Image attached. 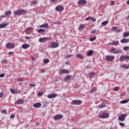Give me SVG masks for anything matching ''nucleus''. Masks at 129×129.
<instances>
[{"mask_svg":"<svg viewBox=\"0 0 129 129\" xmlns=\"http://www.w3.org/2000/svg\"><path fill=\"white\" fill-rule=\"evenodd\" d=\"M2 62H3V63H7V60H6V59H3V60H2Z\"/></svg>","mask_w":129,"mask_h":129,"instance_id":"bf43d9fd","label":"nucleus"},{"mask_svg":"<svg viewBox=\"0 0 129 129\" xmlns=\"http://www.w3.org/2000/svg\"><path fill=\"white\" fill-rule=\"evenodd\" d=\"M119 124L120 125V126H124V123L122 122H119Z\"/></svg>","mask_w":129,"mask_h":129,"instance_id":"de8ad7c7","label":"nucleus"},{"mask_svg":"<svg viewBox=\"0 0 129 129\" xmlns=\"http://www.w3.org/2000/svg\"><path fill=\"white\" fill-rule=\"evenodd\" d=\"M119 89V87H115L114 89V91H117Z\"/></svg>","mask_w":129,"mask_h":129,"instance_id":"a18cd8bd","label":"nucleus"},{"mask_svg":"<svg viewBox=\"0 0 129 129\" xmlns=\"http://www.w3.org/2000/svg\"><path fill=\"white\" fill-rule=\"evenodd\" d=\"M30 86H31V87H34L35 86V85L34 84H30Z\"/></svg>","mask_w":129,"mask_h":129,"instance_id":"4d7b16f0","label":"nucleus"},{"mask_svg":"<svg viewBox=\"0 0 129 129\" xmlns=\"http://www.w3.org/2000/svg\"><path fill=\"white\" fill-rule=\"evenodd\" d=\"M30 46L28 44H24L22 45V49H28V48H30Z\"/></svg>","mask_w":129,"mask_h":129,"instance_id":"6ab92c4d","label":"nucleus"},{"mask_svg":"<svg viewBox=\"0 0 129 129\" xmlns=\"http://www.w3.org/2000/svg\"><path fill=\"white\" fill-rule=\"evenodd\" d=\"M7 48L8 49H14L15 48V45L12 43H8L6 45Z\"/></svg>","mask_w":129,"mask_h":129,"instance_id":"9d476101","label":"nucleus"},{"mask_svg":"<svg viewBox=\"0 0 129 129\" xmlns=\"http://www.w3.org/2000/svg\"><path fill=\"white\" fill-rule=\"evenodd\" d=\"M114 51H115V48H114L113 47H111V52H114Z\"/></svg>","mask_w":129,"mask_h":129,"instance_id":"8fccbe9b","label":"nucleus"},{"mask_svg":"<svg viewBox=\"0 0 129 129\" xmlns=\"http://www.w3.org/2000/svg\"><path fill=\"white\" fill-rule=\"evenodd\" d=\"M3 96H4V94L0 93V97H3Z\"/></svg>","mask_w":129,"mask_h":129,"instance_id":"0e129e2a","label":"nucleus"},{"mask_svg":"<svg viewBox=\"0 0 129 129\" xmlns=\"http://www.w3.org/2000/svg\"><path fill=\"white\" fill-rule=\"evenodd\" d=\"M89 75H91V76H93V75H95V73H94V72L90 73L89 74Z\"/></svg>","mask_w":129,"mask_h":129,"instance_id":"49530a36","label":"nucleus"},{"mask_svg":"<svg viewBox=\"0 0 129 129\" xmlns=\"http://www.w3.org/2000/svg\"><path fill=\"white\" fill-rule=\"evenodd\" d=\"M18 81H20L21 82H22L24 81V80L20 79L18 80Z\"/></svg>","mask_w":129,"mask_h":129,"instance_id":"052dcab7","label":"nucleus"},{"mask_svg":"<svg viewBox=\"0 0 129 129\" xmlns=\"http://www.w3.org/2000/svg\"><path fill=\"white\" fill-rule=\"evenodd\" d=\"M23 103H24V100L23 99H19V100H17L16 102H15V104H23Z\"/></svg>","mask_w":129,"mask_h":129,"instance_id":"dca6fc26","label":"nucleus"},{"mask_svg":"<svg viewBox=\"0 0 129 129\" xmlns=\"http://www.w3.org/2000/svg\"><path fill=\"white\" fill-rule=\"evenodd\" d=\"M119 60L121 62L124 61V60H129V55H121Z\"/></svg>","mask_w":129,"mask_h":129,"instance_id":"20e7f679","label":"nucleus"},{"mask_svg":"<svg viewBox=\"0 0 129 129\" xmlns=\"http://www.w3.org/2000/svg\"><path fill=\"white\" fill-rule=\"evenodd\" d=\"M49 26V25H48V23L47 24H43L41 25L40 26V28H48V27Z\"/></svg>","mask_w":129,"mask_h":129,"instance_id":"393cba45","label":"nucleus"},{"mask_svg":"<svg viewBox=\"0 0 129 129\" xmlns=\"http://www.w3.org/2000/svg\"><path fill=\"white\" fill-rule=\"evenodd\" d=\"M106 105L104 104H102L101 105L99 106V108H103V107H105Z\"/></svg>","mask_w":129,"mask_h":129,"instance_id":"c9c22d12","label":"nucleus"},{"mask_svg":"<svg viewBox=\"0 0 129 129\" xmlns=\"http://www.w3.org/2000/svg\"><path fill=\"white\" fill-rule=\"evenodd\" d=\"M102 25H103V26H106V25H107L108 24V21H104L103 22H102Z\"/></svg>","mask_w":129,"mask_h":129,"instance_id":"2f4dec72","label":"nucleus"},{"mask_svg":"<svg viewBox=\"0 0 129 129\" xmlns=\"http://www.w3.org/2000/svg\"><path fill=\"white\" fill-rule=\"evenodd\" d=\"M109 117V113H105L99 115L100 118H108Z\"/></svg>","mask_w":129,"mask_h":129,"instance_id":"39448f33","label":"nucleus"},{"mask_svg":"<svg viewBox=\"0 0 129 129\" xmlns=\"http://www.w3.org/2000/svg\"><path fill=\"white\" fill-rule=\"evenodd\" d=\"M127 5H129V0L126 2Z\"/></svg>","mask_w":129,"mask_h":129,"instance_id":"338daca9","label":"nucleus"},{"mask_svg":"<svg viewBox=\"0 0 129 129\" xmlns=\"http://www.w3.org/2000/svg\"><path fill=\"white\" fill-rule=\"evenodd\" d=\"M84 28H85V25L84 24H82L79 26V30L82 31Z\"/></svg>","mask_w":129,"mask_h":129,"instance_id":"b1692460","label":"nucleus"},{"mask_svg":"<svg viewBox=\"0 0 129 129\" xmlns=\"http://www.w3.org/2000/svg\"><path fill=\"white\" fill-rule=\"evenodd\" d=\"M2 113H7V110L4 109L3 111H2Z\"/></svg>","mask_w":129,"mask_h":129,"instance_id":"864d4df0","label":"nucleus"},{"mask_svg":"<svg viewBox=\"0 0 129 129\" xmlns=\"http://www.w3.org/2000/svg\"><path fill=\"white\" fill-rule=\"evenodd\" d=\"M96 91V89L93 88V89H91L90 93H93V92H95Z\"/></svg>","mask_w":129,"mask_h":129,"instance_id":"ea45409f","label":"nucleus"},{"mask_svg":"<svg viewBox=\"0 0 129 129\" xmlns=\"http://www.w3.org/2000/svg\"><path fill=\"white\" fill-rule=\"evenodd\" d=\"M61 118H63V115L60 114H56L54 116V120H58V119H61Z\"/></svg>","mask_w":129,"mask_h":129,"instance_id":"6e6552de","label":"nucleus"},{"mask_svg":"<svg viewBox=\"0 0 129 129\" xmlns=\"http://www.w3.org/2000/svg\"><path fill=\"white\" fill-rule=\"evenodd\" d=\"M96 32V29L93 30L91 31L90 33L91 34H94Z\"/></svg>","mask_w":129,"mask_h":129,"instance_id":"c03bdc74","label":"nucleus"},{"mask_svg":"<svg viewBox=\"0 0 129 129\" xmlns=\"http://www.w3.org/2000/svg\"><path fill=\"white\" fill-rule=\"evenodd\" d=\"M68 73H69V71L65 69L60 71L59 72V75H61V74H67Z\"/></svg>","mask_w":129,"mask_h":129,"instance_id":"4468645a","label":"nucleus"},{"mask_svg":"<svg viewBox=\"0 0 129 129\" xmlns=\"http://www.w3.org/2000/svg\"><path fill=\"white\" fill-rule=\"evenodd\" d=\"M37 95L38 96H39V97H41V96H42V95H43V93H42V92H38L37 93Z\"/></svg>","mask_w":129,"mask_h":129,"instance_id":"37998d69","label":"nucleus"},{"mask_svg":"<svg viewBox=\"0 0 129 129\" xmlns=\"http://www.w3.org/2000/svg\"><path fill=\"white\" fill-rule=\"evenodd\" d=\"M122 67H123V68H124L125 69H128L129 67L128 65H126L125 64H124L122 66Z\"/></svg>","mask_w":129,"mask_h":129,"instance_id":"473e14b6","label":"nucleus"},{"mask_svg":"<svg viewBox=\"0 0 129 129\" xmlns=\"http://www.w3.org/2000/svg\"><path fill=\"white\" fill-rule=\"evenodd\" d=\"M50 41V39L48 37L40 38L39 39V42L40 43H44V42H47Z\"/></svg>","mask_w":129,"mask_h":129,"instance_id":"423d86ee","label":"nucleus"},{"mask_svg":"<svg viewBox=\"0 0 129 129\" xmlns=\"http://www.w3.org/2000/svg\"><path fill=\"white\" fill-rule=\"evenodd\" d=\"M89 20L92 22H96V19L92 17H89L86 18V21H89Z\"/></svg>","mask_w":129,"mask_h":129,"instance_id":"2eb2a0df","label":"nucleus"},{"mask_svg":"<svg viewBox=\"0 0 129 129\" xmlns=\"http://www.w3.org/2000/svg\"><path fill=\"white\" fill-rule=\"evenodd\" d=\"M31 28H27L26 30H25V33H26L27 34H29V32H30L31 31Z\"/></svg>","mask_w":129,"mask_h":129,"instance_id":"72a5a7b5","label":"nucleus"},{"mask_svg":"<svg viewBox=\"0 0 129 129\" xmlns=\"http://www.w3.org/2000/svg\"><path fill=\"white\" fill-rule=\"evenodd\" d=\"M122 51H121V50L120 49H118V50H117L116 51H115L113 53V54H119L120 53H121Z\"/></svg>","mask_w":129,"mask_h":129,"instance_id":"c756f323","label":"nucleus"},{"mask_svg":"<svg viewBox=\"0 0 129 129\" xmlns=\"http://www.w3.org/2000/svg\"><path fill=\"white\" fill-rule=\"evenodd\" d=\"M38 33H45L46 32V30L45 29H39L38 30Z\"/></svg>","mask_w":129,"mask_h":129,"instance_id":"a878e982","label":"nucleus"},{"mask_svg":"<svg viewBox=\"0 0 129 129\" xmlns=\"http://www.w3.org/2000/svg\"><path fill=\"white\" fill-rule=\"evenodd\" d=\"M0 77H5V74H2L0 75Z\"/></svg>","mask_w":129,"mask_h":129,"instance_id":"13d9d810","label":"nucleus"},{"mask_svg":"<svg viewBox=\"0 0 129 129\" xmlns=\"http://www.w3.org/2000/svg\"><path fill=\"white\" fill-rule=\"evenodd\" d=\"M42 104L41 103H36L33 104L34 107H35L36 108H39V107H41Z\"/></svg>","mask_w":129,"mask_h":129,"instance_id":"a211bd4d","label":"nucleus"},{"mask_svg":"<svg viewBox=\"0 0 129 129\" xmlns=\"http://www.w3.org/2000/svg\"><path fill=\"white\" fill-rule=\"evenodd\" d=\"M111 32H117V33H120V29H117V27L114 26L111 28Z\"/></svg>","mask_w":129,"mask_h":129,"instance_id":"ddd939ff","label":"nucleus"},{"mask_svg":"<svg viewBox=\"0 0 129 129\" xmlns=\"http://www.w3.org/2000/svg\"><path fill=\"white\" fill-rule=\"evenodd\" d=\"M123 50H124V51H127V50H129V47L128 46H124L123 48Z\"/></svg>","mask_w":129,"mask_h":129,"instance_id":"4c0bfd02","label":"nucleus"},{"mask_svg":"<svg viewBox=\"0 0 129 129\" xmlns=\"http://www.w3.org/2000/svg\"><path fill=\"white\" fill-rule=\"evenodd\" d=\"M77 58H78L79 59H83V58H84V56H83V55L80 54H77Z\"/></svg>","mask_w":129,"mask_h":129,"instance_id":"bb28decb","label":"nucleus"},{"mask_svg":"<svg viewBox=\"0 0 129 129\" xmlns=\"http://www.w3.org/2000/svg\"><path fill=\"white\" fill-rule=\"evenodd\" d=\"M8 25H9V24L7 23L0 24V29H2L3 28H6V27L8 26Z\"/></svg>","mask_w":129,"mask_h":129,"instance_id":"412c9836","label":"nucleus"},{"mask_svg":"<svg viewBox=\"0 0 129 129\" xmlns=\"http://www.w3.org/2000/svg\"><path fill=\"white\" fill-rule=\"evenodd\" d=\"M71 57H73V55L72 54H70L67 56V58H71Z\"/></svg>","mask_w":129,"mask_h":129,"instance_id":"3c124183","label":"nucleus"},{"mask_svg":"<svg viewBox=\"0 0 129 129\" xmlns=\"http://www.w3.org/2000/svg\"><path fill=\"white\" fill-rule=\"evenodd\" d=\"M125 116H126L125 114H121L120 116H118V120L120 121H123L125 119Z\"/></svg>","mask_w":129,"mask_h":129,"instance_id":"1a4fd4ad","label":"nucleus"},{"mask_svg":"<svg viewBox=\"0 0 129 129\" xmlns=\"http://www.w3.org/2000/svg\"><path fill=\"white\" fill-rule=\"evenodd\" d=\"M49 62H50V60H49L48 59H45L43 60V62L45 64H47V63H49Z\"/></svg>","mask_w":129,"mask_h":129,"instance_id":"f704fd0d","label":"nucleus"},{"mask_svg":"<svg viewBox=\"0 0 129 129\" xmlns=\"http://www.w3.org/2000/svg\"><path fill=\"white\" fill-rule=\"evenodd\" d=\"M27 11L24 9H19L15 13V16H23L24 15H27Z\"/></svg>","mask_w":129,"mask_h":129,"instance_id":"f257e3e1","label":"nucleus"},{"mask_svg":"<svg viewBox=\"0 0 129 129\" xmlns=\"http://www.w3.org/2000/svg\"><path fill=\"white\" fill-rule=\"evenodd\" d=\"M1 18H6V16L2 15V16H1Z\"/></svg>","mask_w":129,"mask_h":129,"instance_id":"69168bd1","label":"nucleus"},{"mask_svg":"<svg viewBox=\"0 0 129 129\" xmlns=\"http://www.w3.org/2000/svg\"><path fill=\"white\" fill-rule=\"evenodd\" d=\"M40 71H41V73H45V69H41L40 70Z\"/></svg>","mask_w":129,"mask_h":129,"instance_id":"603ef678","label":"nucleus"},{"mask_svg":"<svg viewBox=\"0 0 129 129\" xmlns=\"http://www.w3.org/2000/svg\"><path fill=\"white\" fill-rule=\"evenodd\" d=\"M111 45H113L114 46H116L117 45H119V42L117 41H114L112 42Z\"/></svg>","mask_w":129,"mask_h":129,"instance_id":"c85d7f7f","label":"nucleus"},{"mask_svg":"<svg viewBox=\"0 0 129 129\" xmlns=\"http://www.w3.org/2000/svg\"><path fill=\"white\" fill-rule=\"evenodd\" d=\"M124 37H128L129 36V32H125L123 35Z\"/></svg>","mask_w":129,"mask_h":129,"instance_id":"a19ab883","label":"nucleus"},{"mask_svg":"<svg viewBox=\"0 0 129 129\" xmlns=\"http://www.w3.org/2000/svg\"><path fill=\"white\" fill-rule=\"evenodd\" d=\"M37 4H38V2H34V1L31 2L32 6H36V5H37Z\"/></svg>","mask_w":129,"mask_h":129,"instance_id":"e433bc0d","label":"nucleus"},{"mask_svg":"<svg viewBox=\"0 0 129 129\" xmlns=\"http://www.w3.org/2000/svg\"><path fill=\"white\" fill-rule=\"evenodd\" d=\"M25 39H26L27 40H30V37L26 36Z\"/></svg>","mask_w":129,"mask_h":129,"instance_id":"e2e57ef3","label":"nucleus"},{"mask_svg":"<svg viewBox=\"0 0 129 129\" xmlns=\"http://www.w3.org/2000/svg\"><path fill=\"white\" fill-rule=\"evenodd\" d=\"M82 103V101L79 100H74L71 102V104L73 105H80Z\"/></svg>","mask_w":129,"mask_h":129,"instance_id":"f03ea898","label":"nucleus"},{"mask_svg":"<svg viewBox=\"0 0 129 129\" xmlns=\"http://www.w3.org/2000/svg\"><path fill=\"white\" fill-rule=\"evenodd\" d=\"M94 53V51H93L92 50H90L88 52L87 55V56H92Z\"/></svg>","mask_w":129,"mask_h":129,"instance_id":"5701e85b","label":"nucleus"},{"mask_svg":"<svg viewBox=\"0 0 129 129\" xmlns=\"http://www.w3.org/2000/svg\"><path fill=\"white\" fill-rule=\"evenodd\" d=\"M59 46L58 42H53L50 44V48H57Z\"/></svg>","mask_w":129,"mask_h":129,"instance_id":"0eeeda50","label":"nucleus"},{"mask_svg":"<svg viewBox=\"0 0 129 129\" xmlns=\"http://www.w3.org/2000/svg\"><path fill=\"white\" fill-rule=\"evenodd\" d=\"M87 4V1L85 0H81L78 2V6H84V5H86Z\"/></svg>","mask_w":129,"mask_h":129,"instance_id":"f8f14e48","label":"nucleus"},{"mask_svg":"<svg viewBox=\"0 0 129 129\" xmlns=\"http://www.w3.org/2000/svg\"><path fill=\"white\" fill-rule=\"evenodd\" d=\"M13 54H14V52H9V55H13Z\"/></svg>","mask_w":129,"mask_h":129,"instance_id":"680f3d73","label":"nucleus"},{"mask_svg":"<svg viewBox=\"0 0 129 129\" xmlns=\"http://www.w3.org/2000/svg\"><path fill=\"white\" fill-rule=\"evenodd\" d=\"M95 40H96V37H91L90 38V41H95Z\"/></svg>","mask_w":129,"mask_h":129,"instance_id":"79ce46f5","label":"nucleus"},{"mask_svg":"<svg viewBox=\"0 0 129 129\" xmlns=\"http://www.w3.org/2000/svg\"><path fill=\"white\" fill-rule=\"evenodd\" d=\"M114 4H115V2L114 1L111 2V5H112V6H113V5H114Z\"/></svg>","mask_w":129,"mask_h":129,"instance_id":"6e6d98bb","label":"nucleus"},{"mask_svg":"<svg viewBox=\"0 0 129 129\" xmlns=\"http://www.w3.org/2000/svg\"><path fill=\"white\" fill-rule=\"evenodd\" d=\"M11 14H12V11H9L6 12L5 13V15L7 17H9V16H10Z\"/></svg>","mask_w":129,"mask_h":129,"instance_id":"cd10ccee","label":"nucleus"},{"mask_svg":"<svg viewBox=\"0 0 129 129\" xmlns=\"http://www.w3.org/2000/svg\"><path fill=\"white\" fill-rule=\"evenodd\" d=\"M10 91L12 93H16V92H17V91L14 89H10Z\"/></svg>","mask_w":129,"mask_h":129,"instance_id":"58836bf2","label":"nucleus"},{"mask_svg":"<svg viewBox=\"0 0 129 129\" xmlns=\"http://www.w3.org/2000/svg\"><path fill=\"white\" fill-rule=\"evenodd\" d=\"M57 94H51L50 95H47L48 98H55V97H57Z\"/></svg>","mask_w":129,"mask_h":129,"instance_id":"f3484780","label":"nucleus"},{"mask_svg":"<svg viewBox=\"0 0 129 129\" xmlns=\"http://www.w3.org/2000/svg\"><path fill=\"white\" fill-rule=\"evenodd\" d=\"M106 60L107 62H111L114 60V56L106 55Z\"/></svg>","mask_w":129,"mask_h":129,"instance_id":"7ed1b4c3","label":"nucleus"},{"mask_svg":"<svg viewBox=\"0 0 129 129\" xmlns=\"http://www.w3.org/2000/svg\"><path fill=\"white\" fill-rule=\"evenodd\" d=\"M64 10V7L61 6H58L55 8V11L57 12H62Z\"/></svg>","mask_w":129,"mask_h":129,"instance_id":"9b49d317","label":"nucleus"},{"mask_svg":"<svg viewBox=\"0 0 129 129\" xmlns=\"http://www.w3.org/2000/svg\"><path fill=\"white\" fill-rule=\"evenodd\" d=\"M129 101V99L127 100H122L120 102V103L122 104H124V103H127V102Z\"/></svg>","mask_w":129,"mask_h":129,"instance_id":"7c9ffc66","label":"nucleus"},{"mask_svg":"<svg viewBox=\"0 0 129 129\" xmlns=\"http://www.w3.org/2000/svg\"><path fill=\"white\" fill-rule=\"evenodd\" d=\"M126 20H129V16L126 17Z\"/></svg>","mask_w":129,"mask_h":129,"instance_id":"774afa93","label":"nucleus"},{"mask_svg":"<svg viewBox=\"0 0 129 129\" xmlns=\"http://www.w3.org/2000/svg\"><path fill=\"white\" fill-rule=\"evenodd\" d=\"M10 117H11V118H15V115L12 114V115L10 116Z\"/></svg>","mask_w":129,"mask_h":129,"instance_id":"5fc2aeb1","label":"nucleus"},{"mask_svg":"<svg viewBox=\"0 0 129 129\" xmlns=\"http://www.w3.org/2000/svg\"><path fill=\"white\" fill-rule=\"evenodd\" d=\"M51 3H57L58 2V0H50Z\"/></svg>","mask_w":129,"mask_h":129,"instance_id":"09e8293b","label":"nucleus"},{"mask_svg":"<svg viewBox=\"0 0 129 129\" xmlns=\"http://www.w3.org/2000/svg\"><path fill=\"white\" fill-rule=\"evenodd\" d=\"M71 77H72V76L68 75L66 76V78L64 79L63 81H64V82H67V81H68V80H69L70 78H71Z\"/></svg>","mask_w":129,"mask_h":129,"instance_id":"4be33fe9","label":"nucleus"},{"mask_svg":"<svg viewBox=\"0 0 129 129\" xmlns=\"http://www.w3.org/2000/svg\"><path fill=\"white\" fill-rule=\"evenodd\" d=\"M121 43L122 44L123 43H128L129 42V39H122L120 40Z\"/></svg>","mask_w":129,"mask_h":129,"instance_id":"aec40b11","label":"nucleus"}]
</instances>
